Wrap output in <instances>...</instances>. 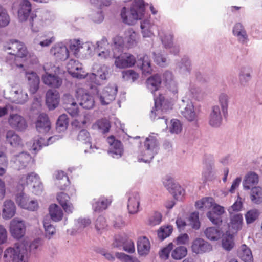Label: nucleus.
Returning a JSON list of instances; mask_svg holds the SVG:
<instances>
[{"label": "nucleus", "mask_w": 262, "mask_h": 262, "mask_svg": "<svg viewBox=\"0 0 262 262\" xmlns=\"http://www.w3.org/2000/svg\"><path fill=\"white\" fill-rule=\"evenodd\" d=\"M163 184L168 189L170 188V185H171V189L173 190L172 193L176 199L178 200L182 199L185 194V190L179 184H172V181L170 180H167V182L164 181Z\"/></svg>", "instance_id": "obj_40"}, {"label": "nucleus", "mask_w": 262, "mask_h": 262, "mask_svg": "<svg viewBox=\"0 0 262 262\" xmlns=\"http://www.w3.org/2000/svg\"><path fill=\"white\" fill-rule=\"evenodd\" d=\"M124 40L123 38L119 36H115L113 38V46L112 50L115 51L117 54L122 52L124 46Z\"/></svg>", "instance_id": "obj_58"}, {"label": "nucleus", "mask_w": 262, "mask_h": 262, "mask_svg": "<svg viewBox=\"0 0 262 262\" xmlns=\"http://www.w3.org/2000/svg\"><path fill=\"white\" fill-rule=\"evenodd\" d=\"M107 142L109 145L108 154L110 156L116 159L121 157L124 149L121 141L116 139L114 136H111L107 137Z\"/></svg>", "instance_id": "obj_11"}, {"label": "nucleus", "mask_w": 262, "mask_h": 262, "mask_svg": "<svg viewBox=\"0 0 262 262\" xmlns=\"http://www.w3.org/2000/svg\"><path fill=\"white\" fill-rule=\"evenodd\" d=\"M4 48L8 54L13 56L16 66L19 68H23L24 65L22 63L17 64L16 62L18 58L23 59L26 57L28 54L26 47L24 43L16 40H11L4 45Z\"/></svg>", "instance_id": "obj_5"}, {"label": "nucleus", "mask_w": 262, "mask_h": 262, "mask_svg": "<svg viewBox=\"0 0 262 262\" xmlns=\"http://www.w3.org/2000/svg\"><path fill=\"white\" fill-rule=\"evenodd\" d=\"M214 204V200L211 197L204 198L195 202V206L198 209L206 210L213 207Z\"/></svg>", "instance_id": "obj_52"}, {"label": "nucleus", "mask_w": 262, "mask_h": 262, "mask_svg": "<svg viewBox=\"0 0 262 262\" xmlns=\"http://www.w3.org/2000/svg\"><path fill=\"white\" fill-rule=\"evenodd\" d=\"M31 11V4L28 0H22L19 4L18 17L20 21H26Z\"/></svg>", "instance_id": "obj_25"}, {"label": "nucleus", "mask_w": 262, "mask_h": 262, "mask_svg": "<svg viewBox=\"0 0 262 262\" xmlns=\"http://www.w3.org/2000/svg\"><path fill=\"white\" fill-rule=\"evenodd\" d=\"M127 208L129 214H135L140 211L141 196L137 191H128L125 194Z\"/></svg>", "instance_id": "obj_8"}, {"label": "nucleus", "mask_w": 262, "mask_h": 262, "mask_svg": "<svg viewBox=\"0 0 262 262\" xmlns=\"http://www.w3.org/2000/svg\"><path fill=\"white\" fill-rule=\"evenodd\" d=\"M46 103L50 110L55 108L59 102V93L56 90H49L46 93Z\"/></svg>", "instance_id": "obj_28"}, {"label": "nucleus", "mask_w": 262, "mask_h": 262, "mask_svg": "<svg viewBox=\"0 0 262 262\" xmlns=\"http://www.w3.org/2000/svg\"><path fill=\"white\" fill-rule=\"evenodd\" d=\"M250 198L253 204L262 203V188L259 186H255L251 188Z\"/></svg>", "instance_id": "obj_49"}, {"label": "nucleus", "mask_w": 262, "mask_h": 262, "mask_svg": "<svg viewBox=\"0 0 262 262\" xmlns=\"http://www.w3.org/2000/svg\"><path fill=\"white\" fill-rule=\"evenodd\" d=\"M258 182V176L253 172L248 173L245 178L243 182V187L245 189H250L251 187H253Z\"/></svg>", "instance_id": "obj_47"}, {"label": "nucleus", "mask_w": 262, "mask_h": 262, "mask_svg": "<svg viewBox=\"0 0 262 262\" xmlns=\"http://www.w3.org/2000/svg\"><path fill=\"white\" fill-rule=\"evenodd\" d=\"M239 258L245 262H252L253 256L252 252L246 245H242L238 252Z\"/></svg>", "instance_id": "obj_50"}, {"label": "nucleus", "mask_w": 262, "mask_h": 262, "mask_svg": "<svg viewBox=\"0 0 262 262\" xmlns=\"http://www.w3.org/2000/svg\"><path fill=\"white\" fill-rule=\"evenodd\" d=\"M161 82L162 80L160 76L158 74H155L147 79V88L151 93L154 94L158 90Z\"/></svg>", "instance_id": "obj_39"}, {"label": "nucleus", "mask_w": 262, "mask_h": 262, "mask_svg": "<svg viewBox=\"0 0 262 262\" xmlns=\"http://www.w3.org/2000/svg\"><path fill=\"white\" fill-rule=\"evenodd\" d=\"M10 231L14 238L16 239L22 238L26 232L24 221L18 218L13 219L10 222Z\"/></svg>", "instance_id": "obj_14"}, {"label": "nucleus", "mask_w": 262, "mask_h": 262, "mask_svg": "<svg viewBox=\"0 0 262 262\" xmlns=\"http://www.w3.org/2000/svg\"><path fill=\"white\" fill-rule=\"evenodd\" d=\"M108 76V68L103 65L100 66L97 69L96 73L86 74V78L92 83L96 85H101L103 81L107 79Z\"/></svg>", "instance_id": "obj_13"}, {"label": "nucleus", "mask_w": 262, "mask_h": 262, "mask_svg": "<svg viewBox=\"0 0 262 262\" xmlns=\"http://www.w3.org/2000/svg\"><path fill=\"white\" fill-rule=\"evenodd\" d=\"M141 33L144 37H151L154 36V31L156 26L149 19H145L141 22Z\"/></svg>", "instance_id": "obj_35"}, {"label": "nucleus", "mask_w": 262, "mask_h": 262, "mask_svg": "<svg viewBox=\"0 0 262 262\" xmlns=\"http://www.w3.org/2000/svg\"><path fill=\"white\" fill-rule=\"evenodd\" d=\"M67 67L68 72L73 77L82 79L86 76L87 73L83 70L82 64L77 60H70Z\"/></svg>", "instance_id": "obj_15"}, {"label": "nucleus", "mask_w": 262, "mask_h": 262, "mask_svg": "<svg viewBox=\"0 0 262 262\" xmlns=\"http://www.w3.org/2000/svg\"><path fill=\"white\" fill-rule=\"evenodd\" d=\"M15 201L19 206L25 209L29 201V197L24 192H21L16 194Z\"/></svg>", "instance_id": "obj_64"}, {"label": "nucleus", "mask_w": 262, "mask_h": 262, "mask_svg": "<svg viewBox=\"0 0 262 262\" xmlns=\"http://www.w3.org/2000/svg\"><path fill=\"white\" fill-rule=\"evenodd\" d=\"M6 141L12 147L22 146V141L20 137L14 130H9L6 133Z\"/></svg>", "instance_id": "obj_43"}, {"label": "nucleus", "mask_w": 262, "mask_h": 262, "mask_svg": "<svg viewBox=\"0 0 262 262\" xmlns=\"http://www.w3.org/2000/svg\"><path fill=\"white\" fill-rule=\"evenodd\" d=\"M42 79L45 84L55 88L60 87L62 83V79L59 77L48 73L42 76Z\"/></svg>", "instance_id": "obj_30"}, {"label": "nucleus", "mask_w": 262, "mask_h": 262, "mask_svg": "<svg viewBox=\"0 0 262 262\" xmlns=\"http://www.w3.org/2000/svg\"><path fill=\"white\" fill-rule=\"evenodd\" d=\"M187 249L185 246H178L171 251V257L176 260H180L186 256Z\"/></svg>", "instance_id": "obj_57"}, {"label": "nucleus", "mask_w": 262, "mask_h": 262, "mask_svg": "<svg viewBox=\"0 0 262 262\" xmlns=\"http://www.w3.org/2000/svg\"><path fill=\"white\" fill-rule=\"evenodd\" d=\"M223 118L220 107L219 105L212 106L208 117V123L213 127H219L222 123Z\"/></svg>", "instance_id": "obj_22"}, {"label": "nucleus", "mask_w": 262, "mask_h": 262, "mask_svg": "<svg viewBox=\"0 0 262 262\" xmlns=\"http://www.w3.org/2000/svg\"><path fill=\"white\" fill-rule=\"evenodd\" d=\"M229 100V96L225 93H222L219 95L218 101L224 115L227 113Z\"/></svg>", "instance_id": "obj_54"}, {"label": "nucleus", "mask_w": 262, "mask_h": 262, "mask_svg": "<svg viewBox=\"0 0 262 262\" xmlns=\"http://www.w3.org/2000/svg\"><path fill=\"white\" fill-rule=\"evenodd\" d=\"M43 227L45 230V235L49 239L51 238L52 236L55 234V228L51 224L50 222L45 219L43 220Z\"/></svg>", "instance_id": "obj_62"}, {"label": "nucleus", "mask_w": 262, "mask_h": 262, "mask_svg": "<svg viewBox=\"0 0 262 262\" xmlns=\"http://www.w3.org/2000/svg\"><path fill=\"white\" fill-rule=\"evenodd\" d=\"M150 249V243L149 239L145 236L138 238L137 241V251L141 256L147 255Z\"/></svg>", "instance_id": "obj_34"}, {"label": "nucleus", "mask_w": 262, "mask_h": 262, "mask_svg": "<svg viewBox=\"0 0 262 262\" xmlns=\"http://www.w3.org/2000/svg\"><path fill=\"white\" fill-rule=\"evenodd\" d=\"M82 44V42L79 39H74L71 41L70 49L76 57H80Z\"/></svg>", "instance_id": "obj_59"}, {"label": "nucleus", "mask_w": 262, "mask_h": 262, "mask_svg": "<svg viewBox=\"0 0 262 262\" xmlns=\"http://www.w3.org/2000/svg\"><path fill=\"white\" fill-rule=\"evenodd\" d=\"M118 91L116 84H110L105 87L101 92L98 93V97L102 105L110 104L116 97Z\"/></svg>", "instance_id": "obj_10"}, {"label": "nucleus", "mask_w": 262, "mask_h": 262, "mask_svg": "<svg viewBox=\"0 0 262 262\" xmlns=\"http://www.w3.org/2000/svg\"><path fill=\"white\" fill-rule=\"evenodd\" d=\"M63 99L66 104L65 108L68 113L72 116H76L78 113V107L72 96L70 94H66L63 96Z\"/></svg>", "instance_id": "obj_24"}, {"label": "nucleus", "mask_w": 262, "mask_h": 262, "mask_svg": "<svg viewBox=\"0 0 262 262\" xmlns=\"http://www.w3.org/2000/svg\"><path fill=\"white\" fill-rule=\"evenodd\" d=\"M57 199L67 213L70 214L73 212L74 207L70 202V197L68 194L63 192L58 193Z\"/></svg>", "instance_id": "obj_33"}, {"label": "nucleus", "mask_w": 262, "mask_h": 262, "mask_svg": "<svg viewBox=\"0 0 262 262\" xmlns=\"http://www.w3.org/2000/svg\"><path fill=\"white\" fill-rule=\"evenodd\" d=\"M26 77L30 85V92L32 94H34L36 92L39 88L40 82L39 77L37 74L34 72L27 73Z\"/></svg>", "instance_id": "obj_38"}, {"label": "nucleus", "mask_w": 262, "mask_h": 262, "mask_svg": "<svg viewBox=\"0 0 262 262\" xmlns=\"http://www.w3.org/2000/svg\"><path fill=\"white\" fill-rule=\"evenodd\" d=\"M18 184L23 188L27 187L35 195H40L43 190V184L38 174L34 172L21 176Z\"/></svg>", "instance_id": "obj_3"}, {"label": "nucleus", "mask_w": 262, "mask_h": 262, "mask_svg": "<svg viewBox=\"0 0 262 262\" xmlns=\"http://www.w3.org/2000/svg\"><path fill=\"white\" fill-rule=\"evenodd\" d=\"M212 249V246L202 238H198L192 243L191 250L193 253L201 254L208 252Z\"/></svg>", "instance_id": "obj_20"}, {"label": "nucleus", "mask_w": 262, "mask_h": 262, "mask_svg": "<svg viewBox=\"0 0 262 262\" xmlns=\"http://www.w3.org/2000/svg\"><path fill=\"white\" fill-rule=\"evenodd\" d=\"M206 237L211 241H216L220 238L222 232L215 227L207 228L204 231Z\"/></svg>", "instance_id": "obj_53"}, {"label": "nucleus", "mask_w": 262, "mask_h": 262, "mask_svg": "<svg viewBox=\"0 0 262 262\" xmlns=\"http://www.w3.org/2000/svg\"><path fill=\"white\" fill-rule=\"evenodd\" d=\"M12 102L23 105L28 100L27 93L21 88H13L10 91Z\"/></svg>", "instance_id": "obj_19"}, {"label": "nucleus", "mask_w": 262, "mask_h": 262, "mask_svg": "<svg viewBox=\"0 0 262 262\" xmlns=\"http://www.w3.org/2000/svg\"><path fill=\"white\" fill-rule=\"evenodd\" d=\"M37 130L40 134H46L51 129V123L47 115L41 114L39 115L36 122Z\"/></svg>", "instance_id": "obj_23"}, {"label": "nucleus", "mask_w": 262, "mask_h": 262, "mask_svg": "<svg viewBox=\"0 0 262 262\" xmlns=\"http://www.w3.org/2000/svg\"><path fill=\"white\" fill-rule=\"evenodd\" d=\"M259 211L256 209L249 210L245 214L246 222L247 224L253 223L258 217Z\"/></svg>", "instance_id": "obj_63"}, {"label": "nucleus", "mask_w": 262, "mask_h": 262, "mask_svg": "<svg viewBox=\"0 0 262 262\" xmlns=\"http://www.w3.org/2000/svg\"><path fill=\"white\" fill-rule=\"evenodd\" d=\"M251 69L249 67H242L239 73V81L243 86L248 84L251 79Z\"/></svg>", "instance_id": "obj_46"}, {"label": "nucleus", "mask_w": 262, "mask_h": 262, "mask_svg": "<svg viewBox=\"0 0 262 262\" xmlns=\"http://www.w3.org/2000/svg\"><path fill=\"white\" fill-rule=\"evenodd\" d=\"M49 214L51 219L54 222L61 221L63 216V212L61 208L55 204L50 206Z\"/></svg>", "instance_id": "obj_45"}, {"label": "nucleus", "mask_w": 262, "mask_h": 262, "mask_svg": "<svg viewBox=\"0 0 262 262\" xmlns=\"http://www.w3.org/2000/svg\"><path fill=\"white\" fill-rule=\"evenodd\" d=\"M69 124V119L66 114L61 115L56 123V130L58 132H62L66 130Z\"/></svg>", "instance_id": "obj_55"}, {"label": "nucleus", "mask_w": 262, "mask_h": 262, "mask_svg": "<svg viewBox=\"0 0 262 262\" xmlns=\"http://www.w3.org/2000/svg\"><path fill=\"white\" fill-rule=\"evenodd\" d=\"M60 138H61V136L59 135H55L48 138L47 139L39 136H36L33 139L32 149L35 152H37L42 147L52 144L56 140H58Z\"/></svg>", "instance_id": "obj_18"}, {"label": "nucleus", "mask_w": 262, "mask_h": 262, "mask_svg": "<svg viewBox=\"0 0 262 262\" xmlns=\"http://www.w3.org/2000/svg\"><path fill=\"white\" fill-rule=\"evenodd\" d=\"M76 93L77 99L80 106L85 109L93 108L95 102L92 96L86 93L82 88H78Z\"/></svg>", "instance_id": "obj_17"}, {"label": "nucleus", "mask_w": 262, "mask_h": 262, "mask_svg": "<svg viewBox=\"0 0 262 262\" xmlns=\"http://www.w3.org/2000/svg\"><path fill=\"white\" fill-rule=\"evenodd\" d=\"M182 102L181 113L182 116L188 121L196 123L198 120V116L194 111V105L192 102L182 99Z\"/></svg>", "instance_id": "obj_12"}, {"label": "nucleus", "mask_w": 262, "mask_h": 262, "mask_svg": "<svg viewBox=\"0 0 262 262\" xmlns=\"http://www.w3.org/2000/svg\"><path fill=\"white\" fill-rule=\"evenodd\" d=\"M159 149V143L157 139V134L151 133L146 137L138 151V159L145 163L150 162L158 154Z\"/></svg>", "instance_id": "obj_1"}, {"label": "nucleus", "mask_w": 262, "mask_h": 262, "mask_svg": "<svg viewBox=\"0 0 262 262\" xmlns=\"http://www.w3.org/2000/svg\"><path fill=\"white\" fill-rule=\"evenodd\" d=\"M32 162V157L29 154L22 152L14 155L11 159L10 163L13 168L20 170L28 167Z\"/></svg>", "instance_id": "obj_9"}, {"label": "nucleus", "mask_w": 262, "mask_h": 262, "mask_svg": "<svg viewBox=\"0 0 262 262\" xmlns=\"http://www.w3.org/2000/svg\"><path fill=\"white\" fill-rule=\"evenodd\" d=\"M191 63L188 57L184 56L176 64V70L181 74L188 75L191 71Z\"/></svg>", "instance_id": "obj_26"}, {"label": "nucleus", "mask_w": 262, "mask_h": 262, "mask_svg": "<svg viewBox=\"0 0 262 262\" xmlns=\"http://www.w3.org/2000/svg\"><path fill=\"white\" fill-rule=\"evenodd\" d=\"M112 200L105 196H101L98 200L94 199L92 203L93 209L94 211L101 212L105 210L111 204Z\"/></svg>", "instance_id": "obj_36"}, {"label": "nucleus", "mask_w": 262, "mask_h": 262, "mask_svg": "<svg viewBox=\"0 0 262 262\" xmlns=\"http://www.w3.org/2000/svg\"><path fill=\"white\" fill-rule=\"evenodd\" d=\"M172 230L173 228L171 225L162 226L158 231V236L160 239L163 240L170 235Z\"/></svg>", "instance_id": "obj_60"}, {"label": "nucleus", "mask_w": 262, "mask_h": 262, "mask_svg": "<svg viewBox=\"0 0 262 262\" xmlns=\"http://www.w3.org/2000/svg\"><path fill=\"white\" fill-rule=\"evenodd\" d=\"M125 39L126 47L133 48L137 43V34L132 29H128L125 32Z\"/></svg>", "instance_id": "obj_51"}, {"label": "nucleus", "mask_w": 262, "mask_h": 262, "mask_svg": "<svg viewBox=\"0 0 262 262\" xmlns=\"http://www.w3.org/2000/svg\"><path fill=\"white\" fill-rule=\"evenodd\" d=\"M110 127V123L106 119L99 120L93 125V129H97L103 133L108 132Z\"/></svg>", "instance_id": "obj_56"}, {"label": "nucleus", "mask_w": 262, "mask_h": 262, "mask_svg": "<svg viewBox=\"0 0 262 262\" xmlns=\"http://www.w3.org/2000/svg\"><path fill=\"white\" fill-rule=\"evenodd\" d=\"M137 64L138 66L142 70L143 74L146 75L151 73L152 68L150 60L148 55H144L143 57H141L138 59Z\"/></svg>", "instance_id": "obj_41"}, {"label": "nucleus", "mask_w": 262, "mask_h": 262, "mask_svg": "<svg viewBox=\"0 0 262 262\" xmlns=\"http://www.w3.org/2000/svg\"><path fill=\"white\" fill-rule=\"evenodd\" d=\"M163 80L165 83L167 88L174 95L178 93L177 83L173 79L172 73L170 71H166L163 74Z\"/></svg>", "instance_id": "obj_31"}, {"label": "nucleus", "mask_w": 262, "mask_h": 262, "mask_svg": "<svg viewBox=\"0 0 262 262\" xmlns=\"http://www.w3.org/2000/svg\"><path fill=\"white\" fill-rule=\"evenodd\" d=\"M50 53L56 60L64 61L69 55L67 47L62 43H57L52 47Z\"/></svg>", "instance_id": "obj_21"}, {"label": "nucleus", "mask_w": 262, "mask_h": 262, "mask_svg": "<svg viewBox=\"0 0 262 262\" xmlns=\"http://www.w3.org/2000/svg\"><path fill=\"white\" fill-rule=\"evenodd\" d=\"M77 140L81 141L85 144L90 145L89 149H85V153H92L94 152V149H97V148L91 145V138L90 133L85 129H82L80 130L77 135Z\"/></svg>", "instance_id": "obj_29"}, {"label": "nucleus", "mask_w": 262, "mask_h": 262, "mask_svg": "<svg viewBox=\"0 0 262 262\" xmlns=\"http://www.w3.org/2000/svg\"><path fill=\"white\" fill-rule=\"evenodd\" d=\"M8 124L14 131L25 132L28 128L26 118L18 113H11L8 118Z\"/></svg>", "instance_id": "obj_7"}, {"label": "nucleus", "mask_w": 262, "mask_h": 262, "mask_svg": "<svg viewBox=\"0 0 262 262\" xmlns=\"http://www.w3.org/2000/svg\"><path fill=\"white\" fill-rule=\"evenodd\" d=\"M16 213V206L14 203L10 200H7L4 202L2 210V215L4 219H10L13 217Z\"/></svg>", "instance_id": "obj_32"}, {"label": "nucleus", "mask_w": 262, "mask_h": 262, "mask_svg": "<svg viewBox=\"0 0 262 262\" xmlns=\"http://www.w3.org/2000/svg\"><path fill=\"white\" fill-rule=\"evenodd\" d=\"M233 33L234 35L236 37L239 42L242 44L247 42L248 40V35L241 24L237 23L235 25L233 29Z\"/></svg>", "instance_id": "obj_37"}, {"label": "nucleus", "mask_w": 262, "mask_h": 262, "mask_svg": "<svg viewBox=\"0 0 262 262\" xmlns=\"http://www.w3.org/2000/svg\"><path fill=\"white\" fill-rule=\"evenodd\" d=\"M28 256L25 244L17 243L5 249L3 259L5 262H18Z\"/></svg>", "instance_id": "obj_4"}, {"label": "nucleus", "mask_w": 262, "mask_h": 262, "mask_svg": "<svg viewBox=\"0 0 262 262\" xmlns=\"http://www.w3.org/2000/svg\"><path fill=\"white\" fill-rule=\"evenodd\" d=\"M243 224V217L241 213H230V222L228 226L233 232L240 230Z\"/></svg>", "instance_id": "obj_27"}, {"label": "nucleus", "mask_w": 262, "mask_h": 262, "mask_svg": "<svg viewBox=\"0 0 262 262\" xmlns=\"http://www.w3.org/2000/svg\"><path fill=\"white\" fill-rule=\"evenodd\" d=\"M115 65L119 69L130 68L136 63V59L132 54L125 53L115 57Z\"/></svg>", "instance_id": "obj_16"}, {"label": "nucleus", "mask_w": 262, "mask_h": 262, "mask_svg": "<svg viewBox=\"0 0 262 262\" xmlns=\"http://www.w3.org/2000/svg\"><path fill=\"white\" fill-rule=\"evenodd\" d=\"M158 35L163 47L166 49L169 48L173 43V35L171 32L160 31L159 32Z\"/></svg>", "instance_id": "obj_48"}, {"label": "nucleus", "mask_w": 262, "mask_h": 262, "mask_svg": "<svg viewBox=\"0 0 262 262\" xmlns=\"http://www.w3.org/2000/svg\"><path fill=\"white\" fill-rule=\"evenodd\" d=\"M80 50V56L82 57H91L95 54L96 48V46L92 42H82Z\"/></svg>", "instance_id": "obj_42"}, {"label": "nucleus", "mask_w": 262, "mask_h": 262, "mask_svg": "<svg viewBox=\"0 0 262 262\" xmlns=\"http://www.w3.org/2000/svg\"><path fill=\"white\" fill-rule=\"evenodd\" d=\"M155 101V108L151 112L150 115L152 120L158 119H164V117L162 116L164 112H166L167 109L169 108L170 104L167 103L165 100L164 97L161 94L159 95L158 97H156V95L154 96Z\"/></svg>", "instance_id": "obj_6"}, {"label": "nucleus", "mask_w": 262, "mask_h": 262, "mask_svg": "<svg viewBox=\"0 0 262 262\" xmlns=\"http://www.w3.org/2000/svg\"><path fill=\"white\" fill-rule=\"evenodd\" d=\"M144 12V1L134 0L129 11H127L125 7L122 8L121 16L123 23L132 25L138 19H142Z\"/></svg>", "instance_id": "obj_2"}, {"label": "nucleus", "mask_w": 262, "mask_h": 262, "mask_svg": "<svg viewBox=\"0 0 262 262\" xmlns=\"http://www.w3.org/2000/svg\"><path fill=\"white\" fill-rule=\"evenodd\" d=\"M56 181V185L61 190L66 189V187L69 184L68 177L62 171H56L55 173Z\"/></svg>", "instance_id": "obj_44"}, {"label": "nucleus", "mask_w": 262, "mask_h": 262, "mask_svg": "<svg viewBox=\"0 0 262 262\" xmlns=\"http://www.w3.org/2000/svg\"><path fill=\"white\" fill-rule=\"evenodd\" d=\"M169 129L171 133L178 134L182 130V125L179 120L173 119L170 121Z\"/></svg>", "instance_id": "obj_61"}]
</instances>
